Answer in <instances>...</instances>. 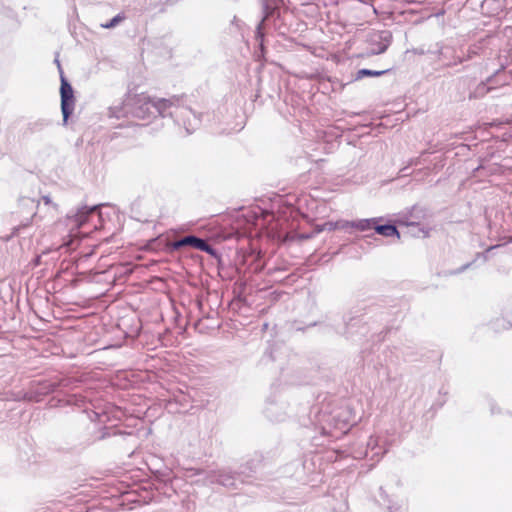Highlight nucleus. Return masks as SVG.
Segmentation results:
<instances>
[{
	"label": "nucleus",
	"mask_w": 512,
	"mask_h": 512,
	"mask_svg": "<svg viewBox=\"0 0 512 512\" xmlns=\"http://www.w3.org/2000/svg\"><path fill=\"white\" fill-rule=\"evenodd\" d=\"M361 320L359 318H351L350 321L348 323H346V328H347V331H346V334L348 336L352 335V328L358 326L360 324Z\"/></svg>",
	"instance_id": "nucleus-22"
},
{
	"label": "nucleus",
	"mask_w": 512,
	"mask_h": 512,
	"mask_svg": "<svg viewBox=\"0 0 512 512\" xmlns=\"http://www.w3.org/2000/svg\"><path fill=\"white\" fill-rule=\"evenodd\" d=\"M392 41V34L388 30H383L374 33L370 37L371 42V55H379L384 53L390 46Z\"/></svg>",
	"instance_id": "nucleus-6"
},
{
	"label": "nucleus",
	"mask_w": 512,
	"mask_h": 512,
	"mask_svg": "<svg viewBox=\"0 0 512 512\" xmlns=\"http://www.w3.org/2000/svg\"><path fill=\"white\" fill-rule=\"evenodd\" d=\"M501 246H502V245H500V244L492 245V246L488 247V248L485 250V252H483V253H478L476 257H477V258H482V259H483V261H485V262H486V261H488V259H489V253H490L491 251H493V250H495V249H497V248L501 247Z\"/></svg>",
	"instance_id": "nucleus-21"
},
{
	"label": "nucleus",
	"mask_w": 512,
	"mask_h": 512,
	"mask_svg": "<svg viewBox=\"0 0 512 512\" xmlns=\"http://www.w3.org/2000/svg\"><path fill=\"white\" fill-rule=\"evenodd\" d=\"M490 406H491V413H492V414H494V413H495V411H494V409H495V404H494V403H491V404H490Z\"/></svg>",
	"instance_id": "nucleus-30"
},
{
	"label": "nucleus",
	"mask_w": 512,
	"mask_h": 512,
	"mask_svg": "<svg viewBox=\"0 0 512 512\" xmlns=\"http://www.w3.org/2000/svg\"><path fill=\"white\" fill-rule=\"evenodd\" d=\"M98 206L93 207H81L77 209V211L73 212L72 214H68V219L72 226H75L77 228H80L86 221L88 220L89 216L94 213L97 210Z\"/></svg>",
	"instance_id": "nucleus-8"
},
{
	"label": "nucleus",
	"mask_w": 512,
	"mask_h": 512,
	"mask_svg": "<svg viewBox=\"0 0 512 512\" xmlns=\"http://www.w3.org/2000/svg\"><path fill=\"white\" fill-rule=\"evenodd\" d=\"M501 71L498 70L493 76H490L486 79V81H482L479 83L473 91L470 92L469 98L470 99H477L484 97L487 93L492 91L495 86L494 85H502L505 83V81L499 83L498 77H500Z\"/></svg>",
	"instance_id": "nucleus-7"
},
{
	"label": "nucleus",
	"mask_w": 512,
	"mask_h": 512,
	"mask_svg": "<svg viewBox=\"0 0 512 512\" xmlns=\"http://www.w3.org/2000/svg\"><path fill=\"white\" fill-rule=\"evenodd\" d=\"M367 445L368 447H371L373 449L376 446V440H373V438H371Z\"/></svg>",
	"instance_id": "nucleus-28"
},
{
	"label": "nucleus",
	"mask_w": 512,
	"mask_h": 512,
	"mask_svg": "<svg viewBox=\"0 0 512 512\" xmlns=\"http://www.w3.org/2000/svg\"><path fill=\"white\" fill-rule=\"evenodd\" d=\"M287 407V403L283 399L269 398L264 413L269 420L282 422L286 419Z\"/></svg>",
	"instance_id": "nucleus-5"
},
{
	"label": "nucleus",
	"mask_w": 512,
	"mask_h": 512,
	"mask_svg": "<svg viewBox=\"0 0 512 512\" xmlns=\"http://www.w3.org/2000/svg\"><path fill=\"white\" fill-rule=\"evenodd\" d=\"M60 96H61V112L63 115L64 124L67 123L70 115L73 113L75 106L74 92L71 84L61 73V85H60Z\"/></svg>",
	"instance_id": "nucleus-3"
},
{
	"label": "nucleus",
	"mask_w": 512,
	"mask_h": 512,
	"mask_svg": "<svg viewBox=\"0 0 512 512\" xmlns=\"http://www.w3.org/2000/svg\"><path fill=\"white\" fill-rule=\"evenodd\" d=\"M337 222H326L323 224L321 230L334 231L338 229Z\"/></svg>",
	"instance_id": "nucleus-25"
},
{
	"label": "nucleus",
	"mask_w": 512,
	"mask_h": 512,
	"mask_svg": "<svg viewBox=\"0 0 512 512\" xmlns=\"http://www.w3.org/2000/svg\"><path fill=\"white\" fill-rule=\"evenodd\" d=\"M45 125H46V123L43 120L30 122L28 124V130L30 132H38V131H41Z\"/></svg>",
	"instance_id": "nucleus-19"
},
{
	"label": "nucleus",
	"mask_w": 512,
	"mask_h": 512,
	"mask_svg": "<svg viewBox=\"0 0 512 512\" xmlns=\"http://www.w3.org/2000/svg\"><path fill=\"white\" fill-rule=\"evenodd\" d=\"M389 70H371V69H360L357 71L355 80L363 79L364 77H378L386 74Z\"/></svg>",
	"instance_id": "nucleus-16"
},
{
	"label": "nucleus",
	"mask_w": 512,
	"mask_h": 512,
	"mask_svg": "<svg viewBox=\"0 0 512 512\" xmlns=\"http://www.w3.org/2000/svg\"><path fill=\"white\" fill-rule=\"evenodd\" d=\"M21 205H24L26 207L30 208L31 213L35 214L34 210L37 207V203L31 199V198H21L20 200Z\"/></svg>",
	"instance_id": "nucleus-20"
},
{
	"label": "nucleus",
	"mask_w": 512,
	"mask_h": 512,
	"mask_svg": "<svg viewBox=\"0 0 512 512\" xmlns=\"http://www.w3.org/2000/svg\"><path fill=\"white\" fill-rule=\"evenodd\" d=\"M400 223L409 226V225H414L416 222L413 219H408L407 218L405 220H400Z\"/></svg>",
	"instance_id": "nucleus-26"
},
{
	"label": "nucleus",
	"mask_w": 512,
	"mask_h": 512,
	"mask_svg": "<svg viewBox=\"0 0 512 512\" xmlns=\"http://www.w3.org/2000/svg\"><path fill=\"white\" fill-rule=\"evenodd\" d=\"M196 238H197V236H195V235L184 236L178 240L173 241L171 243V248L173 250H179L183 247H188V246L194 248Z\"/></svg>",
	"instance_id": "nucleus-14"
},
{
	"label": "nucleus",
	"mask_w": 512,
	"mask_h": 512,
	"mask_svg": "<svg viewBox=\"0 0 512 512\" xmlns=\"http://www.w3.org/2000/svg\"><path fill=\"white\" fill-rule=\"evenodd\" d=\"M175 102H178L177 96L166 99L150 97L144 93L128 94L121 103L109 108V116L117 119L132 117L149 122L157 116H172Z\"/></svg>",
	"instance_id": "nucleus-1"
},
{
	"label": "nucleus",
	"mask_w": 512,
	"mask_h": 512,
	"mask_svg": "<svg viewBox=\"0 0 512 512\" xmlns=\"http://www.w3.org/2000/svg\"><path fill=\"white\" fill-rule=\"evenodd\" d=\"M382 218H369V219H359L354 220L352 224V229H356L358 231H368L374 228V224L378 223Z\"/></svg>",
	"instance_id": "nucleus-12"
},
{
	"label": "nucleus",
	"mask_w": 512,
	"mask_h": 512,
	"mask_svg": "<svg viewBox=\"0 0 512 512\" xmlns=\"http://www.w3.org/2000/svg\"><path fill=\"white\" fill-rule=\"evenodd\" d=\"M194 248L197 250L206 252L207 254H209L213 257H217V255H218L216 249L213 246H211L205 239H202L200 237L196 238Z\"/></svg>",
	"instance_id": "nucleus-15"
},
{
	"label": "nucleus",
	"mask_w": 512,
	"mask_h": 512,
	"mask_svg": "<svg viewBox=\"0 0 512 512\" xmlns=\"http://www.w3.org/2000/svg\"><path fill=\"white\" fill-rule=\"evenodd\" d=\"M125 19L124 15L119 13L114 16L110 21L105 24H102L101 27L105 29H111L116 27L119 23H121Z\"/></svg>",
	"instance_id": "nucleus-17"
},
{
	"label": "nucleus",
	"mask_w": 512,
	"mask_h": 512,
	"mask_svg": "<svg viewBox=\"0 0 512 512\" xmlns=\"http://www.w3.org/2000/svg\"><path fill=\"white\" fill-rule=\"evenodd\" d=\"M428 52L442 61L445 67H453L464 62V58L457 55L453 46L436 44L435 49H429Z\"/></svg>",
	"instance_id": "nucleus-4"
},
{
	"label": "nucleus",
	"mask_w": 512,
	"mask_h": 512,
	"mask_svg": "<svg viewBox=\"0 0 512 512\" xmlns=\"http://www.w3.org/2000/svg\"><path fill=\"white\" fill-rule=\"evenodd\" d=\"M474 261L473 262H469V263H466L464 265H462L461 267L455 269V270H451L449 271L447 274L448 275H457V274H460L464 271H466L467 269H469L472 265H473Z\"/></svg>",
	"instance_id": "nucleus-23"
},
{
	"label": "nucleus",
	"mask_w": 512,
	"mask_h": 512,
	"mask_svg": "<svg viewBox=\"0 0 512 512\" xmlns=\"http://www.w3.org/2000/svg\"><path fill=\"white\" fill-rule=\"evenodd\" d=\"M375 232L379 235H382L384 237H393L396 236L397 238H400L399 231L397 230L395 225L392 224H374Z\"/></svg>",
	"instance_id": "nucleus-11"
},
{
	"label": "nucleus",
	"mask_w": 512,
	"mask_h": 512,
	"mask_svg": "<svg viewBox=\"0 0 512 512\" xmlns=\"http://www.w3.org/2000/svg\"><path fill=\"white\" fill-rule=\"evenodd\" d=\"M263 8L265 11V17L259 22V24L257 25V28H256V39L259 41V44L261 47H263V39H264V33H263L264 21L271 13L269 0H263Z\"/></svg>",
	"instance_id": "nucleus-13"
},
{
	"label": "nucleus",
	"mask_w": 512,
	"mask_h": 512,
	"mask_svg": "<svg viewBox=\"0 0 512 512\" xmlns=\"http://www.w3.org/2000/svg\"><path fill=\"white\" fill-rule=\"evenodd\" d=\"M507 243H512V236H509L507 239Z\"/></svg>",
	"instance_id": "nucleus-31"
},
{
	"label": "nucleus",
	"mask_w": 512,
	"mask_h": 512,
	"mask_svg": "<svg viewBox=\"0 0 512 512\" xmlns=\"http://www.w3.org/2000/svg\"><path fill=\"white\" fill-rule=\"evenodd\" d=\"M476 52L474 50H471L469 49L468 50V54L466 57L462 56L464 58V61L468 60V59H471L472 58V54H475Z\"/></svg>",
	"instance_id": "nucleus-27"
},
{
	"label": "nucleus",
	"mask_w": 512,
	"mask_h": 512,
	"mask_svg": "<svg viewBox=\"0 0 512 512\" xmlns=\"http://www.w3.org/2000/svg\"><path fill=\"white\" fill-rule=\"evenodd\" d=\"M380 497L383 500L384 504L387 506L389 512H403L404 503L402 500H393L389 497V495L385 492L383 487L379 488Z\"/></svg>",
	"instance_id": "nucleus-10"
},
{
	"label": "nucleus",
	"mask_w": 512,
	"mask_h": 512,
	"mask_svg": "<svg viewBox=\"0 0 512 512\" xmlns=\"http://www.w3.org/2000/svg\"><path fill=\"white\" fill-rule=\"evenodd\" d=\"M180 101L181 99L178 97V102H175V106L172 107L173 115L171 117L175 118V122L179 125H183L186 133L189 135L200 126L201 119L190 108L181 106Z\"/></svg>",
	"instance_id": "nucleus-2"
},
{
	"label": "nucleus",
	"mask_w": 512,
	"mask_h": 512,
	"mask_svg": "<svg viewBox=\"0 0 512 512\" xmlns=\"http://www.w3.org/2000/svg\"><path fill=\"white\" fill-rule=\"evenodd\" d=\"M503 317L508 322L509 326L512 327V301L504 306Z\"/></svg>",
	"instance_id": "nucleus-18"
},
{
	"label": "nucleus",
	"mask_w": 512,
	"mask_h": 512,
	"mask_svg": "<svg viewBox=\"0 0 512 512\" xmlns=\"http://www.w3.org/2000/svg\"><path fill=\"white\" fill-rule=\"evenodd\" d=\"M42 199H43V201H44V203H45L46 205H48V204H50V203H51V200H50L49 196H43V197H42Z\"/></svg>",
	"instance_id": "nucleus-29"
},
{
	"label": "nucleus",
	"mask_w": 512,
	"mask_h": 512,
	"mask_svg": "<svg viewBox=\"0 0 512 512\" xmlns=\"http://www.w3.org/2000/svg\"><path fill=\"white\" fill-rule=\"evenodd\" d=\"M211 483H218L227 488H237L236 477L233 473L227 470L218 471L212 478Z\"/></svg>",
	"instance_id": "nucleus-9"
},
{
	"label": "nucleus",
	"mask_w": 512,
	"mask_h": 512,
	"mask_svg": "<svg viewBox=\"0 0 512 512\" xmlns=\"http://www.w3.org/2000/svg\"><path fill=\"white\" fill-rule=\"evenodd\" d=\"M338 229L348 231L350 228L352 229L353 221L341 220L337 221Z\"/></svg>",
	"instance_id": "nucleus-24"
}]
</instances>
